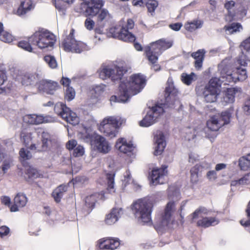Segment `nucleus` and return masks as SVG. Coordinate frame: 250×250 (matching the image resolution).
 <instances>
[{"label":"nucleus","mask_w":250,"mask_h":250,"mask_svg":"<svg viewBox=\"0 0 250 250\" xmlns=\"http://www.w3.org/2000/svg\"><path fill=\"white\" fill-rule=\"evenodd\" d=\"M145 85V79L143 75L136 74L131 75L127 82H121L119 86L120 96L111 97L110 101L125 103L133 95L139 93Z\"/></svg>","instance_id":"f257e3e1"},{"label":"nucleus","mask_w":250,"mask_h":250,"mask_svg":"<svg viewBox=\"0 0 250 250\" xmlns=\"http://www.w3.org/2000/svg\"><path fill=\"white\" fill-rule=\"evenodd\" d=\"M153 204L147 199H141L136 201L133 205L132 210L134 215L139 221L149 223L151 220V214Z\"/></svg>","instance_id":"f03ea898"},{"label":"nucleus","mask_w":250,"mask_h":250,"mask_svg":"<svg viewBox=\"0 0 250 250\" xmlns=\"http://www.w3.org/2000/svg\"><path fill=\"white\" fill-rule=\"evenodd\" d=\"M168 196L169 199L172 201H169L165 209L164 213L162 215L160 222L158 224L160 228H165L167 227L171 221V218L173 212L175 210V204L174 200L177 201L180 199V192L179 189L173 187L169 188Z\"/></svg>","instance_id":"7ed1b4c3"},{"label":"nucleus","mask_w":250,"mask_h":250,"mask_svg":"<svg viewBox=\"0 0 250 250\" xmlns=\"http://www.w3.org/2000/svg\"><path fill=\"white\" fill-rule=\"evenodd\" d=\"M29 41L41 49L52 47L55 42L54 35L47 30L36 31L29 38Z\"/></svg>","instance_id":"20e7f679"},{"label":"nucleus","mask_w":250,"mask_h":250,"mask_svg":"<svg viewBox=\"0 0 250 250\" xmlns=\"http://www.w3.org/2000/svg\"><path fill=\"white\" fill-rule=\"evenodd\" d=\"M172 45L171 41L160 40L150 44L146 49V53L150 62H157L158 57L162 53V50L170 48Z\"/></svg>","instance_id":"39448f33"},{"label":"nucleus","mask_w":250,"mask_h":250,"mask_svg":"<svg viewBox=\"0 0 250 250\" xmlns=\"http://www.w3.org/2000/svg\"><path fill=\"white\" fill-rule=\"evenodd\" d=\"M233 111V107L231 106L228 110L222 112L220 116L216 115L211 117L207 122L208 128L211 131H216L222 126L229 124Z\"/></svg>","instance_id":"423d86ee"},{"label":"nucleus","mask_w":250,"mask_h":250,"mask_svg":"<svg viewBox=\"0 0 250 250\" xmlns=\"http://www.w3.org/2000/svg\"><path fill=\"white\" fill-rule=\"evenodd\" d=\"M120 120V118L114 116L105 118L101 123L100 129L106 136L112 138L116 136L118 133L117 129L122 124Z\"/></svg>","instance_id":"0eeeda50"},{"label":"nucleus","mask_w":250,"mask_h":250,"mask_svg":"<svg viewBox=\"0 0 250 250\" xmlns=\"http://www.w3.org/2000/svg\"><path fill=\"white\" fill-rule=\"evenodd\" d=\"M74 29H71L69 35L64 39L62 45L64 50L67 52L77 53L87 50L89 48L87 45L81 42H77L73 38Z\"/></svg>","instance_id":"6e6552de"},{"label":"nucleus","mask_w":250,"mask_h":250,"mask_svg":"<svg viewBox=\"0 0 250 250\" xmlns=\"http://www.w3.org/2000/svg\"><path fill=\"white\" fill-rule=\"evenodd\" d=\"M126 71V68L123 66H105L100 70L99 76L103 80L110 78L112 81L115 82L120 80Z\"/></svg>","instance_id":"1a4fd4ad"},{"label":"nucleus","mask_w":250,"mask_h":250,"mask_svg":"<svg viewBox=\"0 0 250 250\" xmlns=\"http://www.w3.org/2000/svg\"><path fill=\"white\" fill-rule=\"evenodd\" d=\"M134 25L133 21L132 19H128L126 25L127 29L123 27L120 30H118L116 28H111L110 33L113 38H118L124 42H133L135 40V37L129 32L128 29H132Z\"/></svg>","instance_id":"9d476101"},{"label":"nucleus","mask_w":250,"mask_h":250,"mask_svg":"<svg viewBox=\"0 0 250 250\" xmlns=\"http://www.w3.org/2000/svg\"><path fill=\"white\" fill-rule=\"evenodd\" d=\"M54 111L67 123L73 125L78 124L79 119L76 114L72 112L69 108L62 103H58L54 106Z\"/></svg>","instance_id":"9b49d317"},{"label":"nucleus","mask_w":250,"mask_h":250,"mask_svg":"<svg viewBox=\"0 0 250 250\" xmlns=\"http://www.w3.org/2000/svg\"><path fill=\"white\" fill-rule=\"evenodd\" d=\"M163 107L156 104L152 107L147 112L145 118L140 122V125L141 126L148 127L156 121L159 117L163 113Z\"/></svg>","instance_id":"f8f14e48"},{"label":"nucleus","mask_w":250,"mask_h":250,"mask_svg":"<svg viewBox=\"0 0 250 250\" xmlns=\"http://www.w3.org/2000/svg\"><path fill=\"white\" fill-rule=\"evenodd\" d=\"M83 1L82 5L85 9L86 16H95L104 6L103 0H81Z\"/></svg>","instance_id":"ddd939ff"},{"label":"nucleus","mask_w":250,"mask_h":250,"mask_svg":"<svg viewBox=\"0 0 250 250\" xmlns=\"http://www.w3.org/2000/svg\"><path fill=\"white\" fill-rule=\"evenodd\" d=\"M221 74L222 75V79L217 77L212 78L209 81L208 85H207L206 87L215 90L217 91V92L220 93L221 83L225 81V79L228 82L235 81L234 78L232 76L230 72L228 71L225 72V70H224L221 72Z\"/></svg>","instance_id":"4468645a"},{"label":"nucleus","mask_w":250,"mask_h":250,"mask_svg":"<svg viewBox=\"0 0 250 250\" xmlns=\"http://www.w3.org/2000/svg\"><path fill=\"white\" fill-rule=\"evenodd\" d=\"M178 91L174 88L172 83L168 84L165 89V105L170 108L175 107V104H180L177 98Z\"/></svg>","instance_id":"2eb2a0df"},{"label":"nucleus","mask_w":250,"mask_h":250,"mask_svg":"<svg viewBox=\"0 0 250 250\" xmlns=\"http://www.w3.org/2000/svg\"><path fill=\"white\" fill-rule=\"evenodd\" d=\"M242 55L239 56L237 62L242 66L247 64L246 61H250V37L243 42L240 45Z\"/></svg>","instance_id":"dca6fc26"},{"label":"nucleus","mask_w":250,"mask_h":250,"mask_svg":"<svg viewBox=\"0 0 250 250\" xmlns=\"http://www.w3.org/2000/svg\"><path fill=\"white\" fill-rule=\"evenodd\" d=\"M167 167L164 166L161 168L154 169L150 175L151 182L154 185L163 184L167 181Z\"/></svg>","instance_id":"f3484780"},{"label":"nucleus","mask_w":250,"mask_h":250,"mask_svg":"<svg viewBox=\"0 0 250 250\" xmlns=\"http://www.w3.org/2000/svg\"><path fill=\"white\" fill-rule=\"evenodd\" d=\"M58 86L56 82L44 80H41L38 84V89L41 91L45 92L48 94H52L53 91Z\"/></svg>","instance_id":"a211bd4d"},{"label":"nucleus","mask_w":250,"mask_h":250,"mask_svg":"<svg viewBox=\"0 0 250 250\" xmlns=\"http://www.w3.org/2000/svg\"><path fill=\"white\" fill-rule=\"evenodd\" d=\"M156 146L154 154L156 156L160 155L163 151L166 144L164 134L160 131L158 132L155 136Z\"/></svg>","instance_id":"6ab92c4d"},{"label":"nucleus","mask_w":250,"mask_h":250,"mask_svg":"<svg viewBox=\"0 0 250 250\" xmlns=\"http://www.w3.org/2000/svg\"><path fill=\"white\" fill-rule=\"evenodd\" d=\"M95 142V147L100 152L105 154L110 150L111 146L104 137L97 136Z\"/></svg>","instance_id":"aec40b11"},{"label":"nucleus","mask_w":250,"mask_h":250,"mask_svg":"<svg viewBox=\"0 0 250 250\" xmlns=\"http://www.w3.org/2000/svg\"><path fill=\"white\" fill-rule=\"evenodd\" d=\"M115 146L121 152L126 154L127 155H131L132 151L134 150V147L132 144H127L124 138H121L118 140L116 143Z\"/></svg>","instance_id":"412c9836"},{"label":"nucleus","mask_w":250,"mask_h":250,"mask_svg":"<svg viewBox=\"0 0 250 250\" xmlns=\"http://www.w3.org/2000/svg\"><path fill=\"white\" fill-rule=\"evenodd\" d=\"M14 204L11 207V211H17L19 210V208L24 207L27 202V198L25 194L22 193H18L14 198Z\"/></svg>","instance_id":"4be33fe9"},{"label":"nucleus","mask_w":250,"mask_h":250,"mask_svg":"<svg viewBox=\"0 0 250 250\" xmlns=\"http://www.w3.org/2000/svg\"><path fill=\"white\" fill-rule=\"evenodd\" d=\"M219 93L215 90L205 87L202 91V95L207 103H213L217 100Z\"/></svg>","instance_id":"5701e85b"},{"label":"nucleus","mask_w":250,"mask_h":250,"mask_svg":"<svg viewBox=\"0 0 250 250\" xmlns=\"http://www.w3.org/2000/svg\"><path fill=\"white\" fill-rule=\"evenodd\" d=\"M123 214V211L121 208H113L111 212L106 216L105 219L106 224L109 225L113 224L117 221Z\"/></svg>","instance_id":"b1692460"},{"label":"nucleus","mask_w":250,"mask_h":250,"mask_svg":"<svg viewBox=\"0 0 250 250\" xmlns=\"http://www.w3.org/2000/svg\"><path fill=\"white\" fill-rule=\"evenodd\" d=\"M120 245L118 240L109 239L101 242L99 243V248L101 249H107L114 250L117 248Z\"/></svg>","instance_id":"393cba45"},{"label":"nucleus","mask_w":250,"mask_h":250,"mask_svg":"<svg viewBox=\"0 0 250 250\" xmlns=\"http://www.w3.org/2000/svg\"><path fill=\"white\" fill-rule=\"evenodd\" d=\"M205 53V51L204 49H200L191 54V56L195 60L194 66L198 70L201 69L202 66Z\"/></svg>","instance_id":"a878e982"},{"label":"nucleus","mask_w":250,"mask_h":250,"mask_svg":"<svg viewBox=\"0 0 250 250\" xmlns=\"http://www.w3.org/2000/svg\"><path fill=\"white\" fill-rule=\"evenodd\" d=\"M238 92L236 88H230L227 89L223 97L222 103L225 104H232L235 101V95Z\"/></svg>","instance_id":"bb28decb"},{"label":"nucleus","mask_w":250,"mask_h":250,"mask_svg":"<svg viewBox=\"0 0 250 250\" xmlns=\"http://www.w3.org/2000/svg\"><path fill=\"white\" fill-rule=\"evenodd\" d=\"M27 122L31 125H39L47 122L46 117L36 114L28 115L25 116Z\"/></svg>","instance_id":"cd10ccee"},{"label":"nucleus","mask_w":250,"mask_h":250,"mask_svg":"<svg viewBox=\"0 0 250 250\" xmlns=\"http://www.w3.org/2000/svg\"><path fill=\"white\" fill-rule=\"evenodd\" d=\"M235 4V2L233 0L228 1L226 2L225 7L228 11V14L225 18L226 21H230L235 20V13H234Z\"/></svg>","instance_id":"c85d7f7f"},{"label":"nucleus","mask_w":250,"mask_h":250,"mask_svg":"<svg viewBox=\"0 0 250 250\" xmlns=\"http://www.w3.org/2000/svg\"><path fill=\"white\" fill-rule=\"evenodd\" d=\"M219 221L214 217H203L202 219L198 221L197 225L204 228H208L214 224H217Z\"/></svg>","instance_id":"c756f323"},{"label":"nucleus","mask_w":250,"mask_h":250,"mask_svg":"<svg viewBox=\"0 0 250 250\" xmlns=\"http://www.w3.org/2000/svg\"><path fill=\"white\" fill-rule=\"evenodd\" d=\"M38 79V75L35 73H27L22 78V85H28L34 83Z\"/></svg>","instance_id":"7c9ffc66"},{"label":"nucleus","mask_w":250,"mask_h":250,"mask_svg":"<svg viewBox=\"0 0 250 250\" xmlns=\"http://www.w3.org/2000/svg\"><path fill=\"white\" fill-rule=\"evenodd\" d=\"M66 186L61 185L57 187L52 192V196L56 202H59L62 198L64 192L67 190Z\"/></svg>","instance_id":"2f4dec72"},{"label":"nucleus","mask_w":250,"mask_h":250,"mask_svg":"<svg viewBox=\"0 0 250 250\" xmlns=\"http://www.w3.org/2000/svg\"><path fill=\"white\" fill-rule=\"evenodd\" d=\"M100 197H102V196L98 193L86 197L85 200V206L91 210L94 207L97 199Z\"/></svg>","instance_id":"473e14b6"},{"label":"nucleus","mask_w":250,"mask_h":250,"mask_svg":"<svg viewBox=\"0 0 250 250\" xmlns=\"http://www.w3.org/2000/svg\"><path fill=\"white\" fill-rule=\"evenodd\" d=\"M203 24V22L200 20H194L190 22H188L185 24V29L189 31L192 32L197 29L200 28Z\"/></svg>","instance_id":"72a5a7b5"},{"label":"nucleus","mask_w":250,"mask_h":250,"mask_svg":"<svg viewBox=\"0 0 250 250\" xmlns=\"http://www.w3.org/2000/svg\"><path fill=\"white\" fill-rule=\"evenodd\" d=\"M239 166L241 170L250 169V159L249 154L239 158Z\"/></svg>","instance_id":"f704fd0d"},{"label":"nucleus","mask_w":250,"mask_h":250,"mask_svg":"<svg viewBox=\"0 0 250 250\" xmlns=\"http://www.w3.org/2000/svg\"><path fill=\"white\" fill-rule=\"evenodd\" d=\"M31 7L32 4L30 0H25L21 2L20 6L17 10V13L19 15H24L31 9Z\"/></svg>","instance_id":"c9c22d12"},{"label":"nucleus","mask_w":250,"mask_h":250,"mask_svg":"<svg viewBox=\"0 0 250 250\" xmlns=\"http://www.w3.org/2000/svg\"><path fill=\"white\" fill-rule=\"evenodd\" d=\"M196 76L193 72L190 74L184 73L181 75L182 81L187 85H190L193 81L196 80Z\"/></svg>","instance_id":"e433bc0d"},{"label":"nucleus","mask_w":250,"mask_h":250,"mask_svg":"<svg viewBox=\"0 0 250 250\" xmlns=\"http://www.w3.org/2000/svg\"><path fill=\"white\" fill-rule=\"evenodd\" d=\"M106 179L107 180V190L110 193H113L115 192L114 188V174L111 173H107L106 174Z\"/></svg>","instance_id":"4c0bfd02"},{"label":"nucleus","mask_w":250,"mask_h":250,"mask_svg":"<svg viewBox=\"0 0 250 250\" xmlns=\"http://www.w3.org/2000/svg\"><path fill=\"white\" fill-rule=\"evenodd\" d=\"M25 175L26 178L32 179L38 178L39 176V173L36 168L30 167L26 170Z\"/></svg>","instance_id":"58836bf2"},{"label":"nucleus","mask_w":250,"mask_h":250,"mask_svg":"<svg viewBox=\"0 0 250 250\" xmlns=\"http://www.w3.org/2000/svg\"><path fill=\"white\" fill-rule=\"evenodd\" d=\"M75 95V91L73 87L69 86L66 87L65 92V99L67 101L69 102L74 99Z\"/></svg>","instance_id":"ea45409f"},{"label":"nucleus","mask_w":250,"mask_h":250,"mask_svg":"<svg viewBox=\"0 0 250 250\" xmlns=\"http://www.w3.org/2000/svg\"><path fill=\"white\" fill-rule=\"evenodd\" d=\"M44 60L50 68H55L57 67V61L54 56L51 55L45 56L44 57Z\"/></svg>","instance_id":"a19ab883"},{"label":"nucleus","mask_w":250,"mask_h":250,"mask_svg":"<svg viewBox=\"0 0 250 250\" xmlns=\"http://www.w3.org/2000/svg\"><path fill=\"white\" fill-rule=\"evenodd\" d=\"M225 27L226 28V31H228L229 34H232L234 32L239 31L240 29H242L241 25L238 23H233L230 26H226Z\"/></svg>","instance_id":"79ce46f5"},{"label":"nucleus","mask_w":250,"mask_h":250,"mask_svg":"<svg viewBox=\"0 0 250 250\" xmlns=\"http://www.w3.org/2000/svg\"><path fill=\"white\" fill-rule=\"evenodd\" d=\"M110 14H109L108 11L105 9H103L101 10L100 13L98 15L97 21L98 22L107 21L110 18Z\"/></svg>","instance_id":"37998d69"},{"label":"nucleus","mask_w":250,"mask_h":250,"mask_svg":"<svg viewBox=\"0 0 250 250\" xmlns=\"http://www.w3.org/2000/svg\"><path fill=\"white\" fill-rule=\"evenodd\" d=\"M19 155L23 160H29L32 156L31 153L27 149L24 148L21 149Z\"/></svg>","instance_id":"c03bdc74"},{"label":"nucleus","mask_w":250,"mask_h":250,"mask_svg":"<svg viewBox=\"0 0 250 250\" xmlns=\"http://www.w3.org/2000/svg\"><path fill=\"white\" fill-rule=\"evenodd\" d=\"M42 141L43 142V147H48L51 141L50 135L48 132L43 131L42 134Z\"/></svg>","instance_id":"a18cd8bd"},{"label":"nucleus","mask_w":250,"mask_h":250,"mask_svg":"<svg viewBox=\"0 0 250 250\" xmlns=\"http://www.w3.org/2000/svg\"><path fill=\"white\" fill-rule=\"evenodd\" d=\"M236 73L238 74V76L236 79L238 81H243L247 77V72L245 68L237 67Z\"/></svg>","instance_id":"49530a36"},{"label":"nucleus","mask_w":250,"mask_h":250,"mask_svg":"<svg viewBox=\"0 0 250 250\" xmlns=\"http://www.w3.org/2000/svg\"><path fill=\"white\" fill-rule=\"evenodd\" d=\"M146 3L148 11L150 13L154 12L158 6V2L155 0H149Z\"/></svg>","instance_id":"de8ad7c7"},{"label":"nucleus","mask_w":250,"mask_h":250,"mask_svg":"<svg viewBox=\"0 0 250 250\" xmlns=\"http://www.w3.org/2000/svg\"><path fill=\"white\" fill-rule=\"evenodd\" d=\"M21 138L25 145L27 146L31 141V134L30 133H26L22 132L21 134Z\"/></svg>","instance_id":"09e8293b"},{"label":"nucleus","mask_w":250,"mask_h":250,"mask_svg":"<svg viewBox=\"0 0 250 250\" xmlns=\"http://www.w3.org/2000/svg\"><path fill=\"white\" fill-rule=\"evenodd\" d=\"M30 44L32 43L29 41L28 42L25 41H22L18 43V46L20 47L23 48L25 50L28 51L29 52H32V48Z\"/></svg>","instance_id":"8fccbe9b"},{"label":"nucleus","mask_w":250,"mask_h":250,"mask_svg":"<svg viewBox=\"0 0 250 250\" xmlns=\"http://www.w3.org/2000/svg\"><path fill=\"white\" fill-rule=\"evenodd\" d=\"M43 142L38 143L37 144H32L30 146L31 150H36L37 151H43L46 150L48 147H43Z\"/></svg>","instance_id":"3c124183"},{"label":"nucleus","mask_w":250,"mask_h":250,"mask_svg":"<svg viewBox=\"0 0 250 250\" xmlns=\"http://www.w3.org/2000/svg\"><path fill=\"white\" fill-rule=\"evenodd\" d=\"M2 32L0 35V40L5 42H11L13 41L12 36L7 32Z\"/></svg>","instance_id":"603ef678"},{"label":"nucleus","mask_w":250,"mask_h":250,"mask_svg":"<svg viewBox=\"0 0 250 250\" xmlns=\"http://www.w3.org/2000/svg\"><path fill=\"white\" fill-rule=\"evenodd\" d=\"M84 152V148L83 146L79 145L76 146L73 151V155L75 157H80L83 155Z\"/></svg>","instance_id":"864d4df0"},{"label":"nucleus","mask_w":250,"mask_h":250,"mask_svg":"<svg viewBox=\"0 0 250 250\" xmlns=\"http://www.w3.org/2000/svg\"><path fill=\"white\" fill-rule=\"evenodd\" d=\"M239 185L249 184L250 183V172L245 175L243 177L240 179L238 181Z\"/></svg>","instance_id":"5fc2aeb1"},{"label":"nucleus","mask_w":250,"mask_h":250,"mask_svg":"<svg viewBox=\"0 0 250 250\" xmlns=\"http://www.w3.org/2000/svg\"><path fill=\"white\" fill-rule=\"evenodd\" d=\"M243 108L246 115L250 114V97L245 101Z\"/></svg>","instance_id":"6e6d98bb"},{"label":"nucleus","mask_w":250,"mask_h":250,"mask_svg":"<svg viewBox=\"0 0 250 250\" xmlns=\"http://www.w3.org/2000/svg\"><path fill=\"white\" fill-rule=\"evenodd\" d=\"M197 167V166H196L192 168L190 170L191 181L193 183H195L198 181V175L197 172L196 171Z\"/></svg>","instance_id":"4d7b16f0"},{"label":"nucleus","mask_w":250,"mask_h":250,"mask_svg":"<svg viewBox=\"0 0 250 250\" xmlns=\"http://www.w3.org/2000/svg\"><path fill=\"white\" fill-rule=\"evenodd\" d=\"M85 26L88 30H91L93 28L95 22L90 18H87L84 22Z\"/></svg>","instance_id":"13d9d810"},{"label":"nucleus","mask_w":250,"mask_h":250,"mask_svg":"<svg viewBox=\"0 0 250 250\" xmlns=\"http://www.w3.org/2000/svg\"><path fill=\"white\" fill-rule=\"evenodd\" d=\"M193 132H191V131L188 130V132H186V135L185 136V138L188 141H190L192 140H193L196 136V130L195 129H192Z\"/></svg>","instance_id":"bf43d9fd"},{"label":"nucleus","mask_w":250,"mask_h":250,"mask_svg":"<svg viewBox=\"0 0 250 250\" xmlns=\"http://www.w3.org/2000/svg\"><path fill=\"white\" fill-rule=\"evenodd\" d=\"M246 211L247 212L248 216L250 218V219L244 223L243 220H241L240 223L242 226H250V201L249 202L248 206V208L246 210Z\"/></svg>","instance_id":"052dcab7"},{"label":"nucleus","mask_w":250,"mask_h":250,"mask_svg":"<svg viewBox=\"0 0 250 250\" xmlns=\"http://www.w3.org/2000/svg\"><path fill=\"white\" fill-rule=\"evenodd\" d=\"M9 232V229L6 226L0 228V235L1 237L6 236Z\"/></svg>","instance_id":"680f3d73"},{"label":"nucleus","mask_w":250,"mask_h":250,"mask_svg":"<svg viewBox=\"0 0 250 250\" xmlns=\"http://www.w3.org/2000/svg\"><path fill=\"white\" fill-rule=\"evenodd\" d=\"M77 145V141L74 140H70L69 141L66 145V148L68 149H74V147L76 146Z\"/></svg>","instance_id":"e2e57ef3"},{"label":"nucleus","mask_w":250,"mask_h":250,"mask_svg":"<svg viewBox=\"0 0 250 250\" xmlns=\"http://www.w3.org/2000/svg\"><path fill=\"white\" fill-rule=\"evenodd\" d=\"M207 177L209 180H215L217 178V173L215 170H210L207 174Z\"/></svg>","instance_id":"0e129e2a"},{"label":"nucleus","mask_w":250,"mask_h":250,"mask_svg":"<svg viewBox=\"0 0 250 250\" xmlns=\"http://www.w3.org/2000/svg\"><path fill=\"white\" fill-rule=\"evenodd\" d=\"M182 24L181 23H175L174 24H171L169 25V27L175 31H178L180 29L181 27H182Z\"/></svg>","instance_id":"69168bd1"},{"label":"nucleus","mask_w":250,"mask_h":250,"mask_svg":"<svg viewBox=\"0 0 250 250\" xmlns=\"http://www.w3.org/2000/svg\"><path fill=\"white\" fill-rule=\"evenodd\" d=\"M104 88L105 85H97L94 88V91L95 93L100 94L102 92L104 91Z\"/></svg>","instance_id":"338daca9"},{"label":"nucleus","mask_w":250,"mask_h":250,"mask_svg":"<svg viewBox=\"0 0 250 250\" xmlns=\"http://www.w3.org/2000/svg\"><path fill=\"white\" fill-rule=\"evenodd\" d=\"M199 217L203 218V216L201 215L198 209H197L192 214V220L193 221L194 219Z\"/></svg>","instance_id":"774afa93"}]
</instances>
